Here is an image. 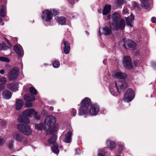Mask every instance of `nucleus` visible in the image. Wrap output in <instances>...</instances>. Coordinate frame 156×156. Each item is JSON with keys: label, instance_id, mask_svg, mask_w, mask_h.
I'll list each match as a JSON object with an SVG mask.
<instances>
[{"label": "nucleus", "instance_id": "f257e3e1", "mask_svg": "<svg viewBox=\"0 0 156 156\" xmlns=\"http://www.w3.org/2000/svg\"><path fill=\"white\" fill-rule=\"evenodd\" d=\"M56 121V119L55 117L52 115L48 116L45 119L44 125L42 123L36 124L35 129L38 130H41L43 128L45 131L50 129L49 133L53 134L57 130V128H52Z\"/></svg>", "mask_w": 156, "mask_h": 156}, {"label": "nucleus", "instance_id": "f03ea898", "mask_svg": "<svg viewBox=\"0 0 156 156\" xmlns=\"http://www.w3.org/2000/svg\"><path fill=\"white\" fill-rule=\"evenodd\" d=\"M127 87V84L126 81H118L115 82L113 85H110L109 90L111 93L114 96L117 95V92L120 93L126 89Z\"/></svg>", "mask_w": 156, "mask_h": 156}, {"label": "nucleus", "instance_id": "7ed1b4c3", "mask_svg": "<svg viewBox=\"0 0 156 156\" xmlns=\"http://www.w3.org/2000/svg\"><path fill=\"white\" fill-rule=\"evenodd\" d=\"M91 102L88 98H84L80 103V108L79 110V115H86L88 113V108Z\"/></svg>", "mask_w": 156, "mask_h": 156}, {"label": "nucleus", "instance_id": "20e7f679", "mask_svg": "<svg viewBox=\"0 0 156 156\" xmlns=\"http://www.w3.org/2000/svg\"><path fill=\"white\" fill-rule=\"evenodd\" d=\"M17 128L19 130L27 135H30L32 133L30 126L27 124H19L17 125Z\"/></svg>", "mask_w": 156, "mask_h": 156}, {"label": "nucleus", "instance_id": "39448f33", "mask_svg": "<svg viewBox=\"0 0 156 156\" xmlns=\"http://www.w3.org/2000/svg\"><path fill=\"white\" fill-rule=\"evenodd\" d=\"M126 22L124 20L121 19L119 21L114 23H111L110 27L114 30H118L119 29L123 30L125 26Z\"/></svg>", "mask_w": 156, "mask_h": 156}, {"label": "nucleus", "instance_id": "423d86ee", "mask_svg": "<svg viewBox=\"0 0 156 156\" xmlns=\"http://www.w3.org/2000/svg\"><path fill=\"white\" fill-rule=\"evenodd\" d=\"M135 95L134 92L131 89H128L124 94V101L126 102L131 101L134 98Z\"/></svg>", "mask_w": 156, "mask_h": 156}, {"label": "nucleus", "instance_id": "0eeeda50", "mask_svg": "<svg viewBox=\"0 0 156 156\" xmlns=\"http://www.w3.org/2000/svg\"><path fill=\"white\" fill-rule=\"evenodd\" d=\"M43 20L45 22L50 21L52 18V11L45 9L42 12L41 16Z\"/></svg>", "mask_w": 156, "mask_h": 156}, {"label": "nucleus", "instance_id": "6e6552de", "mask_svg": "<svg viewBox=\"0 0 156 156\" xmlns=\"http://www.w3.org/2000/svg\"><path fill=\"white\" fill-rule=\"evenodd\" d=\"M19 74V70L17 68H14L11 69L8 74V78L11 81L16 79Z\"/></svg>", "mask_w": 156, "mask_h": 156}, {"label": "nucleus", "instance_id": "1a4fd4ad", "mask_svg": "<svg viewBox=\"0 0 156 156\" xmlns=\"http://www.w3.org/2000/svg\"><path fill=\"white\" fill-rule=\"evenodd\" d=\"M124 47L126 49L129 48L131 50H134L136 49V43L130 40H125L124 41Z\"/></svg>", "mask_w": 156, "mask_h": 156}, {"label": "nucleus", "instance_id": "9d476101", "mask_svg": "<svg viewBox=\"0 0 156 156\" xmlns=\"http://www.w3.org/2000/svg\"><path fill=\"white\" fill-rule=\"evenodd\" d=\"M123 64L124 66L129 69L133 68V66L131 63V59L129 56H125L123 60Z\"/></svg>", "mask_w": 156, "mask_h": 156}, {"label": "nucleus", "instance_id": "9b49d317", "mask_svg": "<svg viewBox=\"0 0 156 156\" xmlns=\"http://www.w3.org/2000/svg\"><path fill=\"white\" fill-rule=\"evenodd\" d=\"M99 108L98 105L96 104L92 105L88 110V112L92 115H96L98 114L99 111Z\"/></svg>", "mask_w": 156, "mask_h": 156}, {"label": "nucleus", "instance_id": "f8f14e48", "mask_svg": "<svg viewBox=\"0 0 156 156\" xmlns=\"http://www.w3.org/2000/svg\"><path fill=\"white\" fill-rule=\"evenodd\" d=\"M12 137L14 140L18 142H21L23 139V135L18 132H16L13 133Z\"/></svg>", "mask_w": 156, "mask_h": 156}, {"label": "nucleus", "instance_id": "ddd939ff", "mask_svg": "<svg viewBox=\"0 0 156 156\" xmlns=\"http://www.w3.org/2000/svg\"><path fill=\"white\" fill-rule=\"evenodd\" d=\"M14 49L19 57H22L23 54V48L19 44H16L14 47Z\"/></svg>", "mask_w": 156, "mask_h": 156}, {"label": "nucleus", "instance_id": "4468645a", "mask_svg": "<svg viewBox=\"0 0 156 156\" xmlns=\"http://www.w3.org/2000/svg\"><path fill=\"white\" fill-rule=\"evenodd\" d=\"M113 77L119 79H125L126 77V75L120 71L116 72L113 75Z\"/></svg>", "mask_w": 156, "mask_h": 156}, {"label": "nucleus", "instance_id": "2eb2a0df", "mask_svg": "<svg viewBox=\"0 0 156 156\" xmlns=\"http://www.w3.org/2000/svg\"><path fill=\"white\" fill-rule=\"evenodd\" d=\"M35 110L33 108L28 109L23 112V114L25 116L30 117L35 113Z\"/></svg>", "mask_w": 156, "mask_h": 156}, {"label": "nucleus", "instance_id": "dca6fc26", "mask_svg": "<svg viewBox=\"0 0 156 156\" xmlns=\"http://www.w3.org/2000/svg\"><path fill=\"white\" fill-rule=\"evenodd\" d=\"M18 122L20 123L29 124L30 122L28 118L24 115L20 116L18 118Z\"/></svg>", "mask_w": 156, "mask_h": 156}, {"label": "nucleus", "instance_id": "f3484780", "mask_svg": "<svg viewBox=\"0 0 156 156\" xmlns=\"http://www.w3.org/2000/svg\"><path fill=\"white\" fill-rule=\"evenodd\" d=\"M120 17V15L119 13L117 12H115L112 16V23H114L117 22L119 20Z\"/></svg>", "mask_w": 156, "mask_h": 156}, {"label": "nucleus", "instance_id": "a211bd4d", "mask_svg": "<svg viewBox=\"0 0 156 156\" xmlns=\"http://www.w3.org/2000/svg\"><path fill=\"white\" fill-rule=\"evenodd\" d=\"M72 133L71 131H69L66 135L65 138L63 140L64 142L69 143H70L71 141V136Z\"/></svg>", "mask_w": 156, "mask_h": 156}, {"label": "nucleus", "instance_id": "6ab92c4d", "mask_svg": "<svg viewBox=\"0 0 156 156\" xmlns=\"http://www.w3.org/2000/svg\"><path fill=\"white\" fill-rule=\"evenodd\" d=\"M134 20V17L132 15H131L126 20L127 24L130 27H133Z\"/></svg>", "mask_w": 156, "mask_h": 156}, {"label": "nucleus", "instance_id": "aec40b11", "mask_svg": "<svg viewBox=\"0 0 156 156\" xmlns=\"http://www.w3.org/2000/svg\"><path fill=\"white\" fill-rule=\"evenodd\" d=\"M55 19L59 24L61 25L65 24L66 21V18L63 16L60 17L56 16L55 17Z\"/></svg>", "mask_w": 156, "mask_h": 156}, {"label": "nucleus", "instance_id": "412c9836", "mask_svg": "<svg viewBox=\"0 0 156 156\" xmlns=\"http://www.w3.org/2000/svg\"><path fill=\"white\" fill-rule=\"evenodd\" d=\"M63 43L65 45L64 51L66 54H68L69 53L70 50V46L69 43L64 40L63 41Z\"/></svg>", "mask_w": 156, "mask_h": 156}, {"label": "nucleus", "instance_id": "4be33fe9", "mask_svg": "<svg viewBox=\"0 0 156 156\" xmlns=\"http://www.w3.org/2000/svg\"><path fill=\"white\" fill-rule=\"evenodd\" d=\"M2 94L3 98L6 99H9L12 96L11 92L8 90L4 91L2 92Z\"/></svg>", "mask_w": 156, "mask_h": 156}, {"label": "nucleus", "instance_id": "5701e85b", "mask_svg": "<svg viewBox=\"0 0 156 156\" xmlns=\"http://www.w3.org/2000/svg\"><path fill=\"white\" fill-rule=\"evenodd\" d=\"M24 99L26 101H33L35 100V97L32 95L28 94L24 96Z\"/></svg>", "mask_w": 156, "mask_h": 156}, {"label": "nucleus", "instance_id": "b1692460", "mask_svg": "<svg viewBox=\"0 0 156 156\" xmlns=\"http://www.w3.org/2000/svg\"><path fill=\"white\" fill-rule=\"evenodd\" d=\"M23 103L22 100L19 99L16 101V109L19 110L21 109L23 105Z\"/></svg>", "mask_w": 156, "mask_h": 156}, {"label": "nucleus", "instance_id": "393cba45", "mask_svg": "<svg viewBox=\"0 0 156 156\" xmlns=\"http://www.w3.org/2000/svg\"><path fill=\"white\" fill-rule=\"evenodd\" d=\"M115 143L112 141L108 140L107 142V147L109 149L112 150L115 147Z\"/></svg>", "mask_w": 156, "mask_h": 156}, {"label": "nucleus", "instance_id": "a878e982", "mask_svg": "<svg viewBox=\"0 0 156 156\" xmlns=\"http://www.w3.org/2000/svg\"><path fill=\"white\" fill-rule=\"evenodd\" d=\"M103 33L105 35L110 34L112 33L111 28L107 26L103 27Z\"/></svg>", "mask_w": 156, "mask_h": 156}, {"label": "nucleus", "instance_id": "bb28decb", "mask_svg": "<svg viewBox=\"0 0 156 156\" xmlns=\"http://www.w3.org/2000/svg\"><path fill=\"white\" fill-rule=\"evenodd\" d=\"M141 3V6L145 9H148L150 7L149 4L147 2L148 0H140Z\"/></svg>", "mask_w": 156, "mask_h": 156}, {"label": "nucleus", "instance_id": "cd10ccee", "mask_svg": "<svg viewBox=\"0 0 156 156\" xmlns=\"http://www.w3.org/2000/svg\"><path fill=\"white\" fill-rule=\"evenodd\" d=\"M7 87L8 88L14 91H16L18 90L17 86L13 83L9 84Z\"/></svg>", "mask_w": 156, "mask_h": 156}, {"label": "nucleus", "instance_id": "c85d7f7f", "mask_svg": "<svg viewBox=\"0 0 156 156\" xmlns=\"http://www.w3.org/2000/svg\"><path fill=\"white\" fill-rule=\"evenodd\" d=\"M111 6L110 5H106L104 8L103 14V15H106L110 12L111 10Z\"/></svg>", "mask_w": 156, "mask_h": 156}, {"label": "nucleus", "instance_id": "c756f323", "mask_svg": "<svg viewBox=\"0 0 156 156\" xmlns=\"http://www.w3.org/2000/svg\"><path fill=\"white\" fill-rule=\"evenodd\" d=\"M52 150L53 152L55 154L58 153L59 150L58 149V145L57 144H54L52 147Z\"/></svg>", "mask_w": 156, "mask_h": 156}, {"label": "nucleus", "instance_id": "7c9ffc66", "mask_svg": "<svg viewBox=\"0 0 156 156\" xmlns=\"http://www.w3.org/2000/svg\"><path fill=\"white\" fill-rule=\"evenodd\" d=\"M6 7L4 6H2L0 10V16L4 17L5 15Z\"/></svg>", "mask_w": 156, "mask_h": 156}, {"label": "nucleus", "instance_id": "2f4dec72", "mask_svg": "<svg viewBox=\"0 0 156 156\" xmlns=\"http://www.w3.org/2000/svg\"><path fill=\"white\" fill-rule=\"evenodd\" d=\"M56 136L54 135L51 137L48 140V142L50 144H51L54 143L55 141L56 138Z\"/></svg>", "mask_w": 156, "mask_h": 156}, {"label": "nucleus", "instance_id": "473e14b6", "mask_svg": "<svg viewBox=\"0 0 156 156\" xmlns=\"http://www.w3.org/2000/svg\"><path fill=\"white\" fill-rule=\"evenodd\" d=\"M107 151H105V148H104L102 149H100L98 151V156H105V154Z\"/></svg>", "mask_w": 156, "mask_h": 156}, {"label": "nucleus", "instance_id": "72a5a7b5", "mask_svg": "<svg viewBox=\"0 0 156 156\" xmlns=\"http://www.w3.org/2000/svg\"><path fill=\"white\" fill-rule=\"evenodd\" d=\"M30 92L32 94L36 95L37 93V90L33 87H31L29 88Z\"/></svg>", "mask_w": 156, "mask_h": 156}, {"label": "nucleus", "instance_id": "f704fd0d", "mask_svg": "<svg viewBox=\"0 0 156 156\" xmlns=\"http://www.w3.org/2000/svg\"><path fill=\"white\" fill-rule=\"evenodd\" d=\"M0 61L4 62H9V60L6 57L1 56L0 57Z\"/></svg>", "mask_w": 156, "mask_h": 156}, {"label": "nucleus", "instance_id": "c9c22d12", "mask_svg": "<svg viewBox=\"0 0 156 156\" xmlns=\"http://www.w3.org/2000/svg\"><path fill=\"white\" fill-rule=\"evenodd\" d=\"M7 81L6 79L5 78L3 77L0 79V85H4L6 83Z\"/></svg>", "mask_w": 156, "mask_h": 156}, {"label": "nucleus", "instance_id": "e433bc0d", "mask_svg": "<svg viewBox=\"0 0 156 156\" xmlns=\"http://www.w3.org/2000/svg\"><path fill=\"white\" fill-rule=\"evenodd\" d=\"M118 146L119 148L118 149V151L119 152L121 153L123 149L124 145L123 144H119Z\"/></svg>", "mask_w": 156, "mask_h": 156}, {"label": "nucleus", "instance_id": "4c0bfd02", "mask_svg": "<svg viewBox=\"0 0 156 156\" xmlns=\"http://www.w3.org/2000/svg\"><path fill=\"white\" fill-rule=\"evenodd\" d=\"M59 65V62L58 61H54L53 63V66L55 68L58 67Z\"/></svg>", "mask_w": 156, "mask_h": 156}, {"label": "nucleus", "instance_id": "58836bf2", "mask_svg": "<svg viewBox=\"0 0 156 156\" xmlns=\"http://www.w3.org/2000/svg\"><path fill=\"white\" fill-rule=\"evenodd\" d=\"M26 107L27 108H30L32 106L33 104L31 102H30V101H27L25 104Z\"/></svg>", "mask_w": 156, "mask_h": 156}, {"label": "nucleus", "instance_id": "ea45409f", "mask_svg": "<svg viewBox=\"0 0 156 156\" xmlns=\"http://www.w3.org/2000/svg\"><path fill=\"white\" fill-rule=\"evenodd\" d=\"M34 117L37 120H39L41 119V116L40 115L37 114V112L35 111L34 114Z\"/></svg>", "mask_w": 156, "mask_h": 156}, {"label": "nucleus", "instance_id": "a19ab883", "mask_svg": "<svg viewBox=\"0 0 156 156\" xmlns=\"http://www.w3.org/2000/svg\"><path fill=\"white\" fill-rule=\"evenodd\" d=\"M49 10L52 11V16L53 15L56 16V15H57L58 13V12L57 10H55L54 9H50V10Z\"/></svg>", "mask_w": 156, "mask_h": 156}, {"label": "nucleus", "instance_id": "79ce46f5", "mask_svg": "<svg viewBox=\"0 0 156 156\" xmlns=\"http://www.w3.org/2000/svg\"><path fill=\"white\" fill-rule=\"evenodd\" d=\"M124 2L121 0H117L116 2V4L117 6H119L123 4Z\"/></svg>", "mask_w": 156, "mask_h": 156}, {"label": "nucleus", "instance_id": "37998d69", "mask_svg": "<svg viewBox=\"0 0 156 156\" xmlns=\"http://www.w3.org/2000/svg\"><path fill=\"white\" fill-rule=\"evenodd\" d=\"M71 114L73 116H75L76 114V111L75 109L72 108L71 111Z\"/></svg>", "mask_w": 156, "mask_h": 156}, {"label": "nucleus", "instance_id": "c03bdc74", "mask_svg": "<svg viewBox=\"0 0 156 156\" xmlns=\"http://www.w3.org/2000/svg\"><path fill=\"white\" fill-rule=\"evenodd\" d=\"M13 142L14 141L13 140H11L10 142L9 143L8 146L10 148H12Z\"/></svg>", "mask_w": 156, "mask_h": 156}, {"label": "nucleus", "instance_id": "a18cd8bd", "mask_svg": "<svg viewBox=\"0 0 156 156\" xmlns=\"http://www.w3.org/2000/svg\"><path fill=\"white\" fill-rule=\"evenodd\" d=\"M122 13L124 15H126L129 14L128 9H123L122 11Z\"/></svg>", "mask_w": 156, "mask_h": 156}, {"label": "nucleus", "instance_id": "49530a36", "mask_svg": "<svg viewBox=\"0 0 156 156\" xmlns=\"http://www.w3.org/2000/svg\"><path fill=\"white\" fill-rule=\"evenodd\" d=\"M0 122L2 126H5L6 124V122L5 121L0 120Z\"/></svg>", "mask_w": 156, "mask_h": 156}, {"label": "nucleus", "instance_id": "de8ad7c7", "mask_svg": "<svg viewBox=\"0 0 156 156\" xmlns=\"http://www.w3.org/2000/svg\"><path fill=\"white\" fill-rule=\"evenodd\" d=\"M151 21L153 23L156 22V18L155 17H153L151 19Z\"/></svg>", "mask_w": 156, "mask_h": 156}, {"label": "nucleus", "instance_id": "09e8293b", "mask_svg": "<svg viewBox=\"0 0 156 156\" xmlns=\"http://www.w3.org/2000/svg\"><path fill=\"white\" fill-rule=\"evenodd\" d=\"M4 140L3 139L0 138V146L4 143Z\"/></svg>", "mask_w": 156, "mask_h": 156}, {"label": "nucleus", "instance_id": "8fccbe9b", "mask_svg": "<svg viewBox=\"0 0 156 156\" xmlns=\"http://www.w3.org/2000/svg\"><path fill=\"white\" fill-rule=\"evenodd\" d=\"M152 65L154 67H155L156 66V62H152Z\"/></svg>", "mask_w": 156, "mask_h": 156}, {"label": "nucleus", "instance_id": "3c124183", "mask_svg": "<svg viewBox=\"0 0 156 156\" xmlns=\"http://www.w3.org/2000/svg\"><path fill=\"white\" fill-rule=\"evenodd\" d=\"M0 73L2 74H3L5 73V71L3 69H1L0 70Z\"/></svg>", "mask_w": 156, "mask_h": 156}, {"label": "nucleus", "instance_id": "603ef678", "mask_svg": "<svg viewBox=\"0 0 156 156\" xmlns=\"http://www.w3.org/2000/svg\"><path fill=\"white\" fill-rule=\"evenodd\" d=\"M4 88L3 86H0V91L2 90Z\"/></svg>", "mask_w": 156, "mask_h": 156}, {"label": "nucleus", "instance_id": "864d4df0", "mask_svg": "<svg viewBox=\"0 0 156 156\" xmlns=\"http://www.w3.org/2000/svg\"><path fill=\"white\" fill-rule=\"evenodd\" d=\"M7 42L8 43V45H9V46H12V45H11V44L10 43V41L9 40L7 41Z\"/></svg>", "mask_w": 156, "mask_h": 156}, {"label": "nucleus", "instance_id": "5fc2aeb1", "mask_svg": "<svg viewBox=\"0 0 156 156\" xmlns=\"http://www.w3.org/2000/svg\"><path fill=\"white\" fill-rule=\"evenodd\" d=\"M136 62L135 61H134L133 62V65H132L133 66V68L134 67V66H135L136 65Z\"/></svg>", "mask_w": 156, "mask_h": 156}, {"label": "nucleus", "instance_id": "6e6d98bb", "mask_svg": "<svg viewBox=\"0 0 156 156\" xmlns=\"http://www.w3.org/2000/svg\"><path fill=\"white\" fill-rule=\"evenodd\" d=\"M69 3L71 4V5H73V4H74V2H73V1H72H72L71 2V1H69Z\"/></svg>", "mask_w": 156, "mask_h": 156}, {"label": "nucleus", "instance_id": "4d7b16f0", "mask_svg": "<svg viewBox=\"0 0 156 156\" xmlns=\"http://www.w3.org/2000/svg\"><path fill=\"white\" fill-rule=\"evenodd\" d=\"M49 109L51 110H52L53 109V108L52 107H50L49 108Z\"/></svg>", "mask_w": 156, "mask_h": 156}, {"label": "nucleus", "instance_id": "13d9d810", "mask_svg": "<svg viewBox=\"0 0 156 156\" xmlns=\"http://www.w3.org/2000/svg\"><path fill=\"white\" fill-rule=\"evenodd\" d=\"M101 9H100V10H98V12L99 13H101Z\"/></svg>", "mask_w": 156, "mask_h": 156}, {"label": "nucleus", "instance_id": "bf43d9fd", "mask_svg": "<svg viewBox=\"0 0 156 156\" xmlns=\"http://www.w3.org/2000/svg\"><path fill=\"white\" fill-rule=\"evenodd\" d=\"M2 21V20L1 18L0 17V22H1Z\"/></svg>", "mask_w": 156, "mask_h": 156}, {"label": "nucleus", "instance_id": "052dcab7", "mask_svg": "<svg viewBox=\"0 0 156 156\" xmlns=\"http://www.w3.org/2000/svg\"><path fill=\"white\" fill-rule=\"evenodd\" d=\"M44 65L45 66H47L48 65V64H45Z\"/></svg>", "mask_w": 156, "mask_h": 156}, {"label": "nucleus", "instance_id": "680f3d73", "mask_svg": "<svg viewBox=\"0 0 156 156\" xmlns=\"http://www.w3.org/2000/svg\"><path fill=\"white\" fill-rule=\"evenodd\" d=\"M105 60H104L103 61V62L104 63H105Z\"/></svg>", "mask_w": 156, "mask_h": 156}, {"label": "nucleus", "instance_id": "e2e57ef3", "mask_svg": "<svg viewBox=\"0 0 156 156\" xmlns=\"http://www.w3.org/2000/svg\"><path fill=\"white\" fill-rule=\"evenodd\" d=\"M99 33H100V34H101V33H100V31H99Z\"/></svg>", "mask_w": 156, "mask_h": 156}, {"label": "nucleus", "instance_id": "0e129e2a", "mask_svg": "<svg viewBox=\"0 0 156 156\" xmlns=\"http://www.w3.org/2000/svg\"><path fill=\"white\" fill-rule=\"evenodd\" d=\"M15 156V155H12V156Z\"/></svg>", "mask_w": 156, "mask_h": 156}, {"label": "nucleus", "instance_id": "69168bd1", "mask_svg": "<svg viewBox=\"0 0 156 156\" xmlns=\"http://www.w3.org/2000/svg\"><path fill=\"white\" fill-rule=\"evenodd\" d=\"M110 18V16H109V19Z\"/></svg>", "mask_w": 156, "mask_h": 156}]
</instances>
